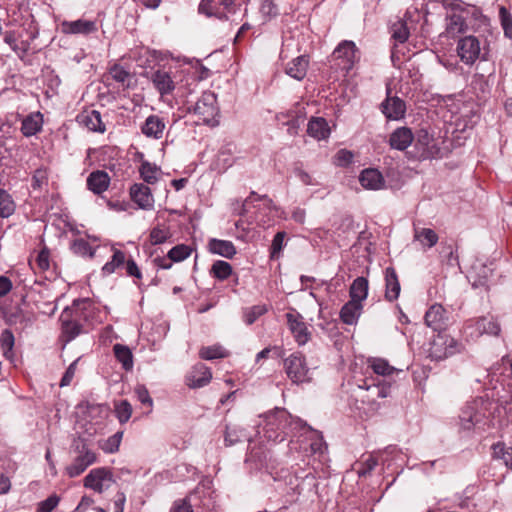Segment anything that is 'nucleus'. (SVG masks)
<instances>
[{"instance_id": "4c0bfd02", "label": "nucleus", "mask_w": 512, "mask_h": 512, "mask_svg": "<svg viewBox=\"0 0 512 512\" xmlns=\"http://www.w3.org/2000/svg\"><path fill=\"white\" fill-rule=\"evenodd\" d=\"M303 436L310 441V449L313 454H323L326 451L327 446L322 435L312 427L309 431H299L298 437Z\"/></svg>"}, {"instance_id": "a19ab883", "label": "nucleus", "mask_w": 512, "mask_h": 512, "mask_svg": "<svg viewBox=\"0 0 512 512\" xmlns=\"http://www.w3.org/2000/svg\"><path fill=\"white\" fill-rule=\"evenodd\" d=\"M414 239L426 250L436 245L438 242V235L430 228H421L415 229Z\"/></svg>"}, {"instance_id": "6ab92c4d", "label": "nucleus", "mask_w": 512, "mask_h": 512, "mask_svg": "<svg viewBox=\"0 0 512 512\" xmlns=\"http://www.w3.org/2000/svg\"><path fill=\"white\" fill-rule=\"evenodd\" d=\"M149 79L161 96L169 95L175 90V81L173 80L170 72L164 69L159 68L152 71Z\"/></svg>"}, {"instance_id": "0eeeda50", "label": "nucleus", "mask_w": 512, "mask_h": 512, "mask_svg": "<svg viewBox=\"0 0 512 512\" xmlns=\"http://www.w3.org/2000/svg\"><path fill=\"white\" fill-rule=\"evenodd\" d=\"M78 455L73 462L66 467V473L70 478L81 475L90 465L97 461L96 453L91 450L85 443L76 446Z\"/></svg>"}, {"instance_id": "dca6fc26", "label": "nucleus", "mask_w": 512, "mask_h": 512, "mask_svg": "<svg viewBox=\"0 0 512 512\" xmlns=\"http://www.w3.org/2000/svg\"><path fill=\"white\" fill-rule=\"evenodd\" d=\"M130 197L140 209L152 210L154 208V197L151 189L143 183H135L130 187Z\"/></svg>"}, {"instance_id": "c9c22d12", "label": "nucleus", "mask_w": 512, "mask_h": 512, "mask_svg": "<svg viewBox=\"0 0 512 512\" xmlns=\"http://www.w3.org/2000/svg\"><path fill=\"white\" fill-rule=\"evenodd\" d=\"M209 251L213 254L231 259L236 254V248L231 241L212 238L208 243Z\"/></svg>"}, {"instance_id": "a18cd8bd", "label": "nucleus", "mask_w": 512, "mask_h": 512, "mask_svg": "<svg viewBox=\"0 0 512 512\" xmlns=\"http://www.w3.org/2000/svg\"><path fill=\"white\" fill-rule=\"evenodd\" d=\"M493 458L503 460L504 464L512 469V448L498 442L492 446Z\"/></svg>"}, {"instance_id": "c756f323", "label": "nucleus", "mask_w": 512, "mask_h": 512, "mask_svg": "<svg viewBox=\"0 0 512 512\" xmlns=\"http://www.w3.org/2000/svg\"><path fill=\"white\" fill-rule=\"evenodd\" d=\"M91 302L88 299L75 300L71 307L64 309L62 313H69L71 320H76L78 323H84L88 320V308H90Z\"/></svg>"}, {"instance_id": "1a4fd4ad", "label": "nucleus", "mask_w": 512, "mask_h": 512, "mask_svg": "<svg viewBox=\"0 0 512 512\" xmlns=\"http://www.w3.org/2000/svg\"><path fill=\"white\" fill-rule=\"evenodd\" d=\"M335 60L340 61L338 66L348 72L354 63L359 60V51L353 41L343 40L338 44L332 54Z\"/></svg>"}, {"instance_id": "aec40b11", "label": "nucleus", "mask_w": 512, "mask_h": 512, "mask_svg": "<svg viewBox=\"0 0 512 512\" xmlns=\"http://www.w3.org/2000/svg\"><path fill=\"white\" fill-rule=\"evenodd\" d=\"M211 378L210 369L203 363H197L186 375V384L192 389L201 388L206 386Z\"/></svg>"}, {"instance_id": "79ce46f5", "label": "nucleus", "mask_w": 512, "mask_h": 512, "mask_svg": "<svg viewBox=\"0 0 512 512\" xmlns=\"http://www.w3.org/2000/svg\"><path fill=\"white\" fill-rule=\"evenodd\" d=\"M142 180L147 184H155L159 179L160 168L149 161H143L139 167Z\"/></svg>"}, {"instance_id": "864d4df0", "label": "nucleus", "mask_w": 512, "mask_h": 512, "mask_svg": "<svg viewBox=\"0 0 512 512\" xmlns=\"http://www.w3.org/2000/svg\"><path fill=\"white\" fill-rule=\"evenodd\" d=\"M268 311L266 305H255L244 311V321L247 325H252L259 317Z\"/></svg>"}, {"instance_id": "680f3d73", "label": "nucleus", "mask_w": 512, "mask_h": 512, "mask_svg": "<svg viewBox=\"0 0 512 512\" xmlns=\"http://www.w3.org/2000/svg\"><path fill=\"white\" fill-rule=\"evenodd\" d=\"M109 74L115 81L121 83L123 86H129V84H126V82L131 78L130 73L122 66L115 64L113 67H111Z\"/></svg>"}, {"instance_id": "052dcab7", "label": "nucleus", "mask_w": 512, "mask_h": 512, "mask_svg": "<svg viewBox=\"0 0 512 512\" xmlns=\"http://www.w3.org/2000/svg\"><path fill=\"white\" fill-rule=\"evenodd\" d=\"M499 17L501 21L502 28L504 30V35L512 39V16L508 12L505 7H501L499 10Z\"/></svg>"}, {"instance_id": "e433bc0d", "label": "nucleus", "mask_w": 512, "mask_h": 512, "mask_svg": "<svg viewBox=\"0 0 512 512\" xmlns=\"http://www.w3.org/2000/svg\"><path fill=\"white\" fill-rule=\"evenodd\" d=\"M386 292L385 297L388 301H394L400 294V283L395 270L391 267L385 271Z\"/></svg>"}, {"instance_id": "c03bdc74", "label": "nucleus", "mask_w": 512, "mask_h": 512, "mask_svg": "<svg viewBox=\"0 0 512 512\" xmlns=\"http://www.w3.org/2000/svg\"><path fill=\"white\" fill-rule=\"evenodd\" d=\"M113 351L116 359L122 364V367L129 371L133 368V355L131 350L122 344H115Z\"/></svg>"}, {"instance_id": "13d9d810", "label": "nucleus", "mask_w": 512, "mask_h": 512, "mask_svg": "<svg viewBox=\"0 0 512 512\" xmlns=\"http://www.w3.org/2000/svg\"><path fill=\"white\" fill-rule=\"evenodd\" d=\"M72 250L75 254L80 256H88L92 258L94 256V249L92 246L84 239L79 238L74 240L72 244Z\"/></svg>"}, {"instance_id": "7c9ffc66", "label": "nucleus", "mask_w": 512, "mask_h": 512, "mask_svg": "<svg viewBox=\"0 0 512 512\" xmlns=\"http://www.w3.org/2000/svg\"><path fill=\"white\" fill-rule=\"evenodd\" d=\"M309 59L305 55L297 56L287 63L285 72L296 80H302L307 73Z\"/></svg>"}, {"instance_id": "b1692460", "label": "nucleus", "mask_w": 512, "mask_h": 512, "mask_svg": "<svg viewBox=\"0 0 512 512\" xmlns=\"http://www.w3.org/2000/svg\"><path fill=\"white\" fill-rule=\"evenodd\" d=\"M62 31L66 34H90L97 31V24L95 21L78 19L75 21L62 22Z\"/></svg>"}, {"instance_id": "ea45409f", "label": "nucleus", "mask_w": 512, "mask_h": 512, "mask_svg": "<svg viewBox=\"0 0 512 512\" xmlns=\"http://www.w3.org/2000/svg\"><path fill=\"white\" fill-rule=\"evenodd\" d=\"M35 317L30 313H24L21 309H16L7 315V321L10 325H14L17 329L24 330L25 328L32 325Z\"/></svg>"}, {"instance_id": "412c9836", "label": "nucleus", "mask_w": 512, "mask_h": 512, "mask_svg": "<svg viewBox=\"0 0 512 512\" xmlns=\"http://www.w3.org/2000/svg\"><path fill=\"white\" fill-rule=\"evenodd\" d=\"M425 323L434 331H443L448 325V313L440 304L432 305L425 313Z\"/></svg>"}, {"instance_id": "7ed1b4c3", "label": "nucleus", "mask_w": 512, "mask_h": 512, "mask_svg": "<svg viewBox=\"0 0 512 512\" xmlns=\"http://www.w3.org/2000/svg\"><path fill=\"white\" fill-rule=\"evenodd\" d=\"M492 405V401L483 397L467 402L459 416L461 427L470 430L481 424L491 414Z\"/></svg>"}, {"instance_id": "ddd939ff", "label": "nucleus", "mask_w": 512, "mask_h": 512, "mask_svg": "<svg viewBox=\"0 0 512 512\" xmlns=\"http://www.w3.org/2000/svg\"><path fill=\"white\" fill-rule=\"evenodd\" d=\"M234 0H201L199 12L209 17L226 19L227 13L232 10Z\"/></svg>"}, {"instance_id": "20e7f679", "label": "nucleus", "mask_w": 512, "mask_h": 512, "mask_svg": "<svg viewBox=\"0 0 512 512\" xmlns=\"http://www.w3.org/2000/svg\"><path fill=\"white\" fill-rule=\"evenodd\" d=\"M461 349V344L443 331H438L427 344L425 352L431 360H444Z\"/></svg>"}, {"instance_id": "c85d7f7f", "label": "nucleus", "mask_w": 512, "mask_h": 512, "mask_svg": "<svg viewBox=\"0 0 512 512\" xmlns=\"http://www.w3.org/2000/svg\"><path fill=\"white\" fill-rule=\"evenodd\" d=\"M304 108L297 105L296 110L289 112L288 114H280L278 115V120L281 121L282 118H287V120L282 121L283 125H287V132L289 135L294 136L298 133L299 127L304 123Z\"/></svg>"}, {"instance_id": "39448f33", "label": "nucleus", "mask_w": 512, "mask_h": 512, "mask_svg": "<svg viewBox=\"0 0 512 512\" xmlns=\"http://www.w3.org/2000/svg\"><path fill=\"white\" fill-rule=\"evenodd\" d=\"M188 110L198 116L204 124L215 126L218 124L217 117L219 116V106L217 103V96L212 91H205L201 97Z\"/></svg>"}, {"instance_id": "2eb2a0df", "label": "nucleus", "mask_w": 512, "mask_h": 512, "mask_svg": "<svg viewBox=\"0 0 512 512\" xmlns=\"http://www.w3.org/2000/svg\"><path fill=\"white\" fill-rule=\"evenodd\" d=\"M381 111L387 119L400 120L406 112L405 102L397 96L390 95V88L387 87V97L381 103Z\"/></svg>"}, {"instance_id": "5701e85b", "label": "nucleus", "mask_w": 512, "mask_h": 512, "mask_svg": "<svg viewBox=\"0 0 512 512\" xmlns=\"http://www.w3.org/2000/svg\"><path fill=\"white\" fill-rule=\"evenodd\" d=\"M77 122L91 132L104 133L106 126L97 110H84L77 116Z\"/></svg>"}, {"instance_id": "473e14b6", "label": "nucleus", "mask_w": 512, "mask_h": 512, "mask_svg": "<svg viewBox=\"0 0 512 512\" xmlns=\"http://www.w3.org/2000/svg\"><path fill=\"white\" fill-rule=\"evenodd\" d=\"M363 310V305L355 300H349L340 310V319L347 325L357 323Z\"/></svg>"}, {"instance_id": "4d7b16f0", "label": "nucleus", "mask_w": 512, "mask_h": 512, "mask_svg": "<svg viewBox=\"0 0 512 512\" xmlns=\"http://www.w3.org/2000/svg\"><path fill=\"white\" fill-rule=\"evenodd\" d=\"M115 413L120 423H126L132 414V406L127 400H121L115 405Z\"/></svg>"}, {"instance_id": "09e8293b", "label": "nucleus", "mask_w": 512, "mask_h": 512, "mask_svg": "<svg viewBox=\"0 0 512 512\" xmlns=\"http://www.w3.org/2000/svg\"><path fill=\"white\" fill-rule=\"evenodd\" d=\"M210 273L214 278L223 281L232 274V266L226 261L217 260L213 263Z\"/></svg>"}, {"instance_id": "a878e982", "label": "nucleus", "mask_w": 512, "mask_h": 512, "mask_svg": "<svg viewBox=\"0 0 512 512\" xmlns=\"http://www.w3.org/2000/svg\"><path fill=\"white\" fill-rule=\"evenodd\" d=\"M368 368H371L376 375L375 380H391V376L399 372L398 369L391 366L388 361L383 358H370L368 360Z\"/></svg>"}, {"instance_id": "3c124183", "label": "nucleus", "mask_w": 512, "mask_h": 512, "mask_svg": "<svg viewBox=\"0 0 512 512\" xmlns=\"http://www.w3.org/2000/svg\"><path fill=\"white\" fill-rule=\"evenodd\" d=\"M126 261L124 252L121 250H114L112 258L103 267L102 272L104 275H110L116 271L117 268L122 266Z\"/></svg>"}, {"instance_id": "49530a36", "label": "nucleus", "mask_w": 512, "mask_h": 512, "mask_svg": "<svg viewBox=\"0 0 512 512\" xmlns=\"http://www.w3.org/2000/svg\"><path fill=\"white\" fill-rule=\"evenodd\" d=\"M199 356L204 360H214L227 357L228 352L221 345H212L202 347L199 351Z\"/></svg>"}, {"instance_id": "4468645a", "label": "nucleus", "mask_w": 512, "mask_h": 512, "mask_svg": "<svg viewBox=\"0 0 512 512\" xmlns=\"http://www.w3.org/2000/svg\"><path fill=\"white\" fill-rule=\"evenodd\" d=\"M286 319L289 330L298 345L306 344L310 339V332L303 321V317L297 312H289L286 314Z\"/></svg>"}, {"instance_id": "774afa93", "label": "nucleus", "mask_w": 512, "mask_h": 512, "mask_svg": "<svg viewBox=\"0 0 512 512\" xmlns=\"http://www.w3.org/2000/svg\"><path fill=\"white\" fill-rule=\"evenodd\" d=\"M78 361H79V358L76 359L75 361H73L69 365L67 370L65 371V373L60 381L61 387L68 386L71 383V381L73 380L75 373H76Z\"/></svg>"}, {"instance_id": "603ef678", "label": "nucleus", "mask_w": 512, "mask_h": 512, "mask_svg": "<svg viewBox=\"0 0 512 512\" xmlns=\"http://www.w3.org/2000/svg\"><path fill=\"white\" fill-rule=\"evenodd\" d=\"M171 237L168 227L157 225L150 231L149 239L152 245H159L166 242Z\"/></svg>"}, {"instance_id": "393cba45", "label": "nucleus", "mask_w": 512, "mask_h": 512, "mask_svg": "<svg viewBox=\"0 0 512 512\" xmlns=\"http://www.w3.org/2000/svg\"><path fill=\"white\" fill-rule=\"evenodd\" d=\"M86 182L88 189L94 194L99 195L108 189L110 176L103 170H96L89 174Z\"/></svg>"}, {"instance_id": "37998d69", "label": "nucleus", "mask_w": 512, "mask_h": 512, "mask_svg": "<svg viewBox=\"0 0 512 512\" xmlns=\"http://www.w3.org/2000/svg\"><path fill=\"white\" fill-rule=\"evenodd\" d=\"M123 432L118 431L106 439H99L97 444L98 447L105 453L112 454L119 450Z\"/></svg>"}, {"instance_id": "de8ad7c7", "label": "nucleus", "mask_w": 512, "mask_h": 512, "mask_svg": "<svg viewBox=\"0 0 512 512\" xmlns=\"http://www.w3.org/2000/svg\"><path fill=\"white\" fill-rule=\"evenodd\" d=\"M15 343V338L13 333L6 329L2 331L0 335V346L3 351V355L5 358L11 360L13 358V347Z\"/></svg>"}, {"instance_id": "69168bd1", "label": "nucleus", "mask_w": 512, "mask_h": 512, "mask_svg": "<svg viewBox=\"0 0 512 512\" xmlns=\"http://www.w3.org/2000/svg\"><path fill=\"white\" fill-rule=\"evenodd\" d=\"M36 264L40 271L45 272L50 268V254L49 251L44 248L42 249L36 258Z\"/></svg>"}, {"instance_id": "cd10ccee", "label": "nucleus", "mask_w": 512, "mask_h": 512, "mask_svg": "<svg viewBox=\"0 0 512 512\" xmlns=\"http://www.w3.org/2000/svg\"><path fill=\"white\" fill-rule=\"evenodd\" d=\"M359 181L365 189L370 190H379L385 185L382 174L374 168L363 170L360 174Z\"/></svg>"}, {"instance_id": "f3484780", "label": "nucleus", "mask_w": 512, "mask_h": 512, "mask_svg": "<svg viewBox=\"0 0 512 512\" xmlns=\"http://www.w3.org/2000/svg\"><path fill=\"white\" fill-rule=\"evenodd\" d=\"M166 129L164 118L151 114L140 126L141 133L149 139L159 140L163 137Z\"/></svg>"}, {"instance_id": "a211bd4d", "label": "nucleus", "mask_w": 512, "mask_h": 512, "mask_svg": "<svg viewBox=\"0 0 512 512\" xmlns=\"http://www.w3.org/2000/svg\"><path fill=\"white\" fill-rule=\"evenodd\" d=\"M113 475L108 468L92 469L84 478V486L98 493H102L105 489L104 483L112 481Z\"/></svg>"}, {"instance_id": "f03ea898", "label": "nucleus", "mask_w": 512, "mask_h": 512, "mask_svg": "<svg viewBox=\"0 0 512 512\" xmlns=\"http://www.w3.org/2000/svg\"><path fill=\"white\" fill-rule=\"evenodd\" d=\"M251 208L255 209V221L260 225H270V222L277 214V208L272 200L266 195H257L252 192L243 202L239 211L240 215H246Z\"/></svg>"}, {"instance_id": "58836bf2", "label": "nucleus", "mask_w": 512, "mask_h": 512, "mask_svg": "<svg viewBox=\"0 0 512 512\" xmlns=\"http://www.w3.org/2000/svg\"><path fill=\"white\" fill-rule=\"evenodd\" d=\"M368 288V280L364 277H357L350 286V300H355L356 302L362 304V302L368 296Z\"/></svg>"}, {"instance_id": "5fc2aeb1", "label": "nucleus", "mask_w": 512, "mask_h": 512, "mask_svg": "<svg viewBox=\"0 0 512 512\" xmlns=\"http://www.w3.org/2000/svg\"><path fill=\"white\" fill-rule=\"evenodd\" d=\"M191 251L189 246L180 244L170 249L167 256L172 262H180L188 258Z\"/></svg>"}, {"instance_id": "f257e3e1", "label": "nucleus", "mask_w": 512, "mask_h": 512, "mask_svg": "<svg viewBox=\"0 0 512 512\" xmlns=\"http://www.w3.org/2000/svg\"><path fill=\"white\" fill-rule=\"evenodd\" d=\"M262 426L263 437L274 443L282 442L287 437H298L299 431H309L310 426L298 417H293L287 410L276 408L263 416Z\"/></svg>"}, {"instance_id": "bf43d9fd", "label": "nucleus", "mask_w": 512, "mask_h": 512, "mask_svg": "<svg viewBox=\"0 0 512 512\" xmlns=\"http://www.w3.org/2000/svg\"><path fill=\"white\" fill-rule=\"evenodd\" d=\"M48 184V171L46 168H38L35 170L32 176L31 186L33 189H42L44 186Z\"/></svg>"}, {"instance_id": "8fccbe9b", "label": "nucleus", "mask_w": 512, "mask_h": 512, "mask_svg": "<svg viewBox=\"0 0 512 512\" xmlns=\"http://www.w3.org/2000/svg\"><path fill=\"white\" fill-rule=\"evenodd\" d=\"M15 203L11 195L0 187V216L7 218L13 214Z\"/></svg>"}, {"instance_id": "423d86ee", "label": "nucleus", "mask_w": 512, "mask_h": 512, "mask_svg": "<svg viewBox=\"0 0 512 512\" xmlns=\"http://www.w3.org/2000/svg\"><path fill=\"white\" fill-rule=\"evenodd\" d=\"M284 369L293 383L299 384L310 380L305 357L299 352L292 353L284 360Z\"/></svg>"}, {"instance_id": "9d476101", "label": "nucleus", "mask_w": 512, "mask_h": 512, "mask_svg": "<svg viewBox=\"0 0 512 512\" xmlns=\"http://www.w3.org/2000/svg\"><path fill=\"white\" fill-rule=\"evenodd\" d=\"M500 331V324L492 316L481 317L465 327V333L470 337H479L483 334L498 336Z\"/></svg>"}, {"instance_id": "bb28decb", "label": "nucleus", "mask_w": 512, "mask_h": 512, "mask_svg": "<svg viewBox=\"0 0 512 512\" xmlns=\"http://www.w3.org/2000/svg\"><path fill=\"white\" fill-rule=\"evenodd\" d=\"M413 140L414 136L411 129L400 127L391 133L389 143L392 148L403 151L411 145Z\"/></svg>"}, {"instance_id": "f8f14e48", "label": "nucleus", "mask_w": 512, "mask_h": 512, "mask_svg": "<svg viewBox=\"0 0 512 512\" xmlns=\"http://www.w3.org/2000/svg\"><path fill=\"white\" fill-rule=\"evenodd\" d=\"M415 145L423 159L437 158L441 155V148L437 140L425 129H420L415 139Z\"/></svg>"}, {"instance_id": "f704fd0d", "label": "nucleus", "mask_w": 512, "mask_h": 512, "mask_svg": "<svg viewBox=\"0 0 512 512\" xmlns=\"http://www.w3.org/2000/svg\"><path fill=\"white\" fill-rule=\"evenodd\" d=\"M307 133L309 136L317 140L328 138L330 135V128L326 119L322 117H314L310 119L307 126Z\"/></svg>"}, {"instance_id": "9b49d317", "label": "nucleus", "mask_w": 512, "mask_h": 512, "mask_svg": "<svg viewBox=\"0 0 512 512\" xmlns=\"http://www.w3.org/2000/svg\"><path fill=\"white\" fill-rule=\"evenodd\" d=\"M480 42L475 36L461 38L457 44V54L466 65H473L480 56Z\"/></svg>"}, {"instance_id": "e2e57ef3", "label": "nucleus", "mask_w": 512, "mask_h": 512, "mask_svg": "<svg viewBox=\"0 0 512 512\" xmlns=\"http://www.w3.org/2000/svg\"><path fill=\"white\" fill-rule=\"evenodd\" d=\"M284 238H285V232H278L274 236V238L272 240L271 248H270V258L271 259L277 258L279 253L283 249Z\"/></svg>"}, {"instance_id": "4be33fe9", "label": "nucleus", "mask_w": 512, "mask_h": 512, "mask_svg": "<svg viewBox=\"0 0 512 512\" xmlns=\"http://www.w3.org/2000/svg\"><path fill=\"white\" fill-rule=\"evenodd\" d=\"M465 11L452 9L446 16V34L449 37H455L467 29Z\"/></svg>"}, {"instance_id": "6e6d98bb", "label": "nucleus", "mask_w": 512, "mask_h": 512, "mask_svg": "<svg viewBox=\"0 0 512 512\" xmlns=\"http://www.w3.org/2000/svg\"><path fill=\"white\" fill-rule=\"evenodd\" d=\"M392 38L398 43H404L409 37V30L406 23L398 21L391 27Z\"/></svg>"}, {"instance_id": "338daca9", "label": "nucleus", "mask_w": 512, "mask_h": 512, "mask_svg": "<svg viewBox=\"0 0 512 512\" xmlns=\"http://www.w3.org/2000/svg\"><path fill=\"white\" fill-rule=\"evenodd\" d=\"M135 394L137 399L144 405H148L149 407H152L153 400L149 395V392L147 388L143 385H137L135 387Z\"/></svg>"}, {"instance_id": "6e6552de", "label": "nucleus", "mask_w": 512, "mask_h": 512, "mask_svg": "<svg viewBox=\"0 0 512 512\" xmlns=\"http://www.w3.org/2000/svg\"><path fill=\"white\" fill-rule=\"evenodd\" d=\"M359 388L366 391L363 401L374 403L378 398H386L390 395L391 380H375L374 377H369L362 380Z\"/></svg>"}, {"instance_id": "72a5a7b5", "label": "nucleus", "mask_w": 512, "mask_h": 512, "mask_svg": "<svg viewBox=\"0 0 512 512\" xmlns=\"http://www.w3.org/2000/svg\"><path fill=\"white\" fill-rule=\"evenodd\" d=\"M69 313H62L60 316V321L62 323V338L67 343L75 339L83 329V324L76 322V320H71L68 317Z\"/></svg>"}, {"instance_id": "2f4dec72", "label": "nucleus", "mask_w": 512, "mask_h": 512, "mask_svg": "<svg viewBox=\"0 0 512 512\" xmlns=\"http://www.w3.org/2000/svg\"><path fill=\"white\" fill-rule=\"evenodd\" d=\"M43 115L40 112H33L22 120L21 132L25 137L36 135L42 130Z\"/></svg>"}, {"instance_id": "0e129e2a", "label": "nucleus", "mask_w": 512, "mask_h": 512, "mask_svg": "<svg viewBox=\"0 0 512 512\" xmlns=\"http://www.w3.org/2000/svg\"><path fill=\"white\" fill-rule=\"evenodd\" d=\"M60 498L53 494L38 504L37 512H51L59 504Z\"/></svg>"}]
</instances>
